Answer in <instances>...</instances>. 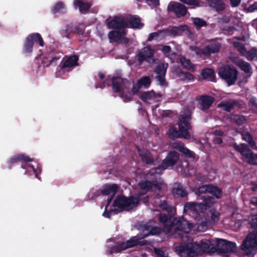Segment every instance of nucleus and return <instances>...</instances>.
Here are the masks:
<instances>
[{
  "mask_svg": "<svg viewBox=\"0 0 257 257\" xmlns=\"http://www.w3.org/2000/svg\"><path fill=\"white\" fill-rule=\"evenodd\" d=\"M154 251L158 257H168L166 256L165 252L159 248H155Z\"/></svg>",
  "mask_w": 257,
  "mask_h": 257,
  "instance_id": "680f3d73",
  "label": "nucleus"
},
{
  "mask_svg": "<svg viewBox=\"0 0 257 257\" xmlns=\"http://www.w3.org/2000/svg\"><path fill=\"white\" fill-rule=\"evenodd\" d=\"M174 196L176 197H187L188 193L186 188L181 183H175L172 189Z\"/></svg>",
  "mask_w": 257,
  "mask_h": 257,
  "instance_id": "cd10ccee",
  "label": "nucleus"
},
{
  "mask_svg": "<svg viewBox=\"0 0 257 257\" xmlns=\"http://www.w3.org/2000/svg\"><path fill=\"white\" fill-rule=\"evenodd\" d=\"M257 246V232L254 229L246 237L245 239L241 244V249L245 251L247 254H251L253 250Z\"/></svg>",
  "mask_w": 257,
  "mask_h": 257,
  "instance_id": "9d476101",
  "label": "nucleus"
},
{
  "mask_svg": "<svg viewBox=\"0 0 257 257\" xmlns=\"http://www.w3.org/2000/svg\"><path fill=\"white\" fill-rule=\"evenodd\" d=\"M118 189V186L115 184H105L100 190L101 194L103 195L114 197Z\"/></svg>",
  "mask_w": 257,
  "mask_h": 257,
  "instance_id": "c85d7f7f",
  "label": "nucleus"
},
{
  "mask_svg": "<svg viewBox=\"0 0 257 257\" xmlns=\"http://www.w3.org/2000/svg\"><path fill=\"white\" fill-rule=\"evenodd\" d=\"M244 56L248 60H255L257 61V49L252 48L249 51H247Z\"/></svg>",
  "mask_w": 257,
  "mask_h": 257,
  "instance_id": "09e8293b",
  "label": "nucleus"
},
{
  "mask_svg": "<svg viewBox=\"0 0 257 257\" xmlns=\"http://www.w3.org/2000/svg\"><path fill=\"white\" fill-rule=\"evenodd\" d=\"M138 152L142 161L147 165H154L155 161L151 153L147 149L138 148Z\"/></svg>",
  "mask_w": 257,
  "mask_h": 257,
  "instance_id": "4be33fe9",
  "label": "nucleus"
},
{
  "mask_svg": "<svg viewBox=\"0 0 257 257\" xmlns=\"http://www.w3.org/2000/svg\"><path fill=\"white\" fill-rule=\"evenodd\" d=\"M142 237V236L140 238H138L137 236H134L131 238L129 240H127L125 242H124V246L126 247V249L136 246L137 245L143 246L150 244L151 243L150 241L147 240H141V239L144 238Z\"/></svg>",
  "mask_w": 257,
  "mask_h": 257,
  "instance_id": "393cba45",
  "label": "nucleus"
},
{
  "mask_svg": "<svg viewBox=\"0 0 257 257\" xmlns=\"http://www.w3.org/2000/svg\"><path fill=\"white\" fill-rule=\"evenodd\" d=\"M180 2L189 6L196 7L201 6L199 0H179Z\"/></svg>",
  "mask_w": 257,
  "mask_h": 257,
  "instance_id": "13d9d810",
  "label": "nucleus"
},
{
  "mask_svg": "<svg viewBox=\"0 0 257 257\" xmlns=\"http://www.w3.org/2000/svg\"><path fill=\"white\" fill-rule=\"evenodd\" d=\"M173 148L182 153L185 157L188 158H194L195 153L185 147L184 143L177 141L173 145Z\"/></svg>",
  "mask_w": 257,
  "mask_h": 257,
  "instance_id": "a878e982",
  "label": "nucleus"
},
{
  "mask_svg": "<svg viewBox=\"0 0 257 257\" xmlns=\"http://www.w3.org/2000/svg\"><path fill=\"white\" fill-rule=\"evenodd\" d=\"M61 56L58 52L44 55L42 57L41 64L44 67H48L51 65H55Z\"/></svg>",
  "mask_w": 257,
  "mask_h": 257,
  "instance_id": "6ab92c4d",
  "label": "nucleus"
},
{
  "mask_svg": "<svg viewBox=\"0 0 257 257\" xmlns=\"http://www.w3.org/2000/svg\"><path fill=\"white\" fill-rule=\"evenodd\" d=\"M240 107V104L236 100H230L229 101H221L218 104V107L222 108L223 110L230 112L234 107Z\"/></svg>",
  "mask_w": 257,
  "mask_h": 257,
  "instance_id": "c756f323",
  "label": "nucleus"
},
{
  "mask_svg": "<svg viewBox=\"0 0 257 257\" xmlns=\"http://www.w3.org/2000/svg\"><path fill=\"white\" fill-rule=\"evenodd\" d=\"M159 207L163 210L166 211L168 214H172L173 212V208L168 204L167 202L165 200L160 201L159 203Z\"/></svg>",
  "mask_w": 257,
  "mask_h": 257,
  "instance_id": "8fccbe9b",
  "label": "nucleus"
},
{
  "mask_svg": "<svg viewBox=\"0 0 257 257\" xmlns=\"http://www.w3.org/2000/svg\"><path fill=\"white\" fill-rule=\"evenodd\" d=\"M158 96L159 97H161V95L160 94H156L155 92L152 91H146L142 94L140 96V98L143 102H146L149 100L153 99Z\"/></svg>",
  "mask_w": 257,
  "mask_h": 257,
  "instance_id": "58836bf2",
  "label": "nucleus"
},
{
  "mask_svg": "<svg viewBox=\"0 0 257 257\" xmlns=\"http://www.w3.org/2000/svg\"><path fill=\"white\" fill-rule=\"evenodd\" d=\"M249 103L257 108V101L256 98L252 97L249 99Z\"/></svg>",
  "mask_w": 257,
  "mask_h": 257,
  "instance_id": "774afa93",
  "label": "nucleus"
},
{
  "mask_svg": "<svg viewBox=\"0 0 257 257\" xmlns=\"http://www.w3.org/2000/svg\"><path fill=\"white\" fill-rule=\"evenodd\" d=\"M151 79L149 76H143L141 77L138 81L140 86L144 87L146 88H148L151 83Z\"/></svg>",
  "mask_w": 257,
  "mask_h": 257,
  "instance_id": "49530a36",
  "label": "nucleus"
},
{
  "mask_svg": "<svg viewBox=\"0 0 257 257\" xmlns=\"http://www.w3.org/2000/svg\"><path fill=\"white\" fill-rule=\"evenodd\" d=\"M236 248V243L225 239L217 238L216 250L225 256L233 252Z\"/></svg>",
  "mask_w": 257,
  "mask_h": 257,
  "instance_id": "1a4fd4ad",
  "label": "nucleus"
},
{
  "mask_svg": "<svg viewBox=\"0 0 257 257\" xmlns=\"http://www.w3.org/2000/svg\"><path fill=\"white\" fill-rule=\"evenodd\" d=\"M175 225L177 226L175 228V230L185 233H188L193 227V224L190 223L183 216L179 218L175 217V220L174 221Z\"/></svg>",
  "mask_w": 257,
  "mask_h": 257,
  "instance_id": "a211bd4d",
  "label": "nucleus"
},
{
  "mask_svg": "<svg viewBox=\"0 0 257 257\" xmlns=\"http://www.w3.org/2000/svg\"><path fill=\"white\" fill-rule=\"evenodd\" d=\"M154 54V49L149 46L145 47L138 54L139 63L142 64L144 61H147V59L152 58Z\"/></svg>",
  "mask_w": 257,
  "mask_h": 257,
  "instance_id": "5701e85b",
  "label": "nucleus"
},
{
  "mask_svg": "<svg viewBox=\"0 0 257 257\" xmlns=\"http://www.w3.org/2000/svg\"><path fill=\"white\" fill-rule=\"evenodd\" d=\"M251 226L257 232V214L253 216L251 222Z\"/></svg>",
  "mask_w": 257,
  "mask_h": 257,
  "instance_id": "e2e57ef3",
  "label": "nucleus"
},
{
  "mask_svg": "<svg viewBox=\"0 0 257 257\" xmlns=\"http://www.w3.org/2000/svg\"><path fill=\"white\" fill-rule=\"evenodd\" d=\"M84 33V28H80L79 25H74L72 23L67 24L61 31L62 36L68 39H70V35L71 34L83 35Z\"/></svg>",
  "mask_w": 257,
  "mask_h": 257,
  "instance_id": "dca6fc26",
  "label": "nucleus"
},
{
  "mask_svg": "<svg viewBox=\"0 0 257 257\" xmlns=\"http://www.w3.org/2000/svg\"><path fill=\"white\" fill-rule=\"evenodd\" d=\"M158 216L160 223L163 226L165 231L169 232L174 227L175 217L172 214L160 213Z\"/></svg>",
  "mask_w": 257,
  "mask_h": 257,
  "instance_id": "ddd939ff",
  "label": "nucleus"
},
{
  "mask_svg": "<svg viewBox=\"0 0 257 257\" xmlns=\"http://www.w3.org/2000/svg\"><path fill=\"white\" fill-rule=\"evenodd\" d=\"M201 75L202 79L214 82L215 80V74L214 70L211 68H205L202 70Z\"/></svg>",
  "mask_w": 257,
  "mask_h": 257,
  "instance_id": "f704fd0d",
  "label": "nucleus"
},
{
  "mask_svg": "<svg viewBox=\"0 0 257 257\" xmlns=\"http://www.w3.org/2000/svg\"><path fill=\"white\" fill-rule=\"evenodd\" d=\"M218 75L228 86L233 85L237 80L238 71L231 65H225L218 70Z\"/></svg>",
  "mask_w": 257,
  "mask_h": 257,
  "instance_id": "39448f33",
  "label": "nucleus"
},
{
  "mask_svg": "<svg viewBox=\"0 0 257 257\" xmlns=\"http://www.w3.org/2000/svg\"><path fill=\"white\" fill-rule=\"evenodd\" d=\"M74 5L76 7H78L80 12L83 14L86 13L91 7V5L88 3H84L81 0H75Z\"/></svg>",
  "mask_w": 257,
  "mask_h": 257,
  "instance_id": "4c0bfd02",
  "label": "nucleus"
},
{
  "mask_svg": "<svg viewBox=\"0 0 257 257\" xmlns=\"http://www.w3.org/2000/svg\"><path fill=\"white\" fill-rule=\"evenodd\" d=\"M126 35V33L124 30L121 31L112 30L109 32L108 37L110 40L115 42H118L122 38V37L125 36Z\"/></svg>",
  "mask_w": 257,
  "mask_h": 257,
  "instance_id": "72a5a7b5",
  "label": "nucleus"
},
{
  "mask_svg": "<svg viewBox=\"0 0 257 257\" xmlns=\"http://www.w3.org/2000/svg\"><path fill=\"white\" fill-rule=\"evenodd\" d=\"M162 51L164 54H168L171 51V47L167 45L163 46L162 49Z\"/></svg>",
  "mask_w": 257,
  "mask_h": 257,
  "instance_id": "69168bd1",
  "label": "nucleus"
},
{
  "mask_svg": "<svg viewBox=\"0 0 257 257\" xmlns=\"http://www.w3.org/2000/svg\"><path fill=\"white\" fill-rule=\"evenodd\" d=\"M109 29L121 30L127 27L128 24L126 19L121 15L115 16L112 20L107 22Z\"/></svg>",
  "mask_w": 257,
  "mask_h": 257,
  "instance_id": "4468645a",
  "label": "nucleus"
},
{
  "mask_svg": "<svg viewBox=\"0 0 257 257\" xmlns=\"http://www.w3.org/2000/svg\"><path fill=\"white\" fill-rule=\"evenodd\" d=\"M29 166L33 170L35 177L40 180V177H39V174L41 172V169L39 167L37 169H35L32 165H30Z\"/></svg>",
  "mask_w": 257,
  "mask_h": 257,
  "instance_id": "052dcab7",
  "label": "nucleus"
},
{
  "mask_svg": "<svg viewBox=\"0 0 257 257\" xmlns=\"http://www.w3.org/2000/svg\"><path fill=\"white\" fill-rule=\"evenodd\" d=\"M201 199L202 200V202L199 203L198 204L199 210L200 212H203L207 208L211 207L215 202V199L212 196H202Z\"/></svg>",
  "mask_w": 257,
  "mask_h": 257,
  "instance_id": "b1692460",
  "label": "nucleus"
},
{
  "mask_svg": "<svg viewBox=\"0 0 257 257\" xmlns=\"http://www.w3.org/2000/svg\"><path fill=\"white\" fill-rule=\"evenodd\" d=\"M179 157L180 155L178 152L174 151H170L161 164L155 168V173H161L164 170L174 166L178 161Z\"/></svg>",
  "mask_w": 257,
  "mask_h": 257,
  "instance_id": "423d86ee",
  "label": "nucleus"
},
{
  "mask_svg": "<svg viewBox=\"0 0 257 257\" xmlns=\"http://www.w3.org/2000/svg\"><path fill=\"white\" fill-rule=\"evenodd\" d=\"M221 44L217 41H213L206 45L203 48H197L196 53L197 55H203L206 57H209L212 54L218 52L221 48Z\"/></svg>",
  "mask_w": 257,
  "mask_h": 257,
  "instance_id": "f8f14e48",
  "label": "nucleus"
},
{
  "mask_svg": "<svg viewBox=\"0 0 257 257\" xmlns=\"http://www.w3.org/2000/svg\"><path fill=\"white\" fill-rule=\"evenodd\" d=\"M187 28L186 25H180L179 26L173 27L169 31V35L172 37H176L181 35L182 33L185 31Z\"/></svg>",
  "mask_w": 257,
  "mask_h": 257,
  "instance_id": "e433bc0d",
  "label": "nucleus"
},
{
  "mask_svg": "<svg viewBox=\"0 0 257 257\" xmlns=\"http://www.w3.org/2000/svg\"><path fill=\"white\" fill-rule=\"evenodd\" d=\"M39 43L41 47H43L44 42L43 39L39 33H32L27 36L24 42L23 52L26 54H31L33 51L34 44Z\"/></svg>",
  "mask_w": 257,
  "mask_h": 257,
  "instance_id": "0eeeda50",
  "label": "nucleus"
},
{
  "mask_svg": "<svg viewBox=\"0 0 257 257\" xmlns=\"http://www.w3.org/2000/svg\"><path fill=\"white\" fill-rule=\"evenodd\" d=\"M233 149L242 156V159L249 165H257V154L254 153L247 144L241 143L239 145L234 143Z\"/></svg>",
  "mask_w": 257,
  "mask_h": 257,
  "instance_id": "20e7f679",
  "label": "nucleus"
},
{
  "mask_svg": "<svg viewBox=\"0 0 257 257\" xmlns=\"http://www.w3.org/2000/svg\"><path fill=\"white\" fill-rule=\"evenodd\" d=\"M232 120L233 122L235 123L237 125L240 126L242 125L246 122V119L243 115L239 114H235L233 116L232 118Z\"/></svg>",
  "mask_w": 257,
  "mask_h": 257,
  "instance_id": "de8ad7c7",
  "label": "nucleus"
},
{
  "mask_svg": "<svg viewBox=\"0 0 257 257\" xmlns=\"http://www.w3.org/2000/svg\"><path fill=\"white\" fill-rule=\"evenodd\" d=\"M166 75L156 76V79L159 82V84L162 86H168V82L165 79Z\"/></svg>",
  "mask_w": 257,
  "mask_h": 257,
  "instance_id": "bf43d9fd",
  "label": "nucleus"
},
{
  "mask_svg": "<svg viewBox=\"0 0 257 257\" xmlns=\"http://www.w3.org/2000/svg\"><path fill=\"white\" fill-rule=\"evenodd\" d=\"M172 72L176 75V77L182 81H192L195 78L192 74L188 72H184L178 67H175Z\"/></svg>",
  "mask_w": 257,
  "mask_h": 257,
  "instance_id": "412c9836",
  "label": "nucleus"
},
{
  "mask_svg": "<svg viewBox=\"0 0 257 257\" xmlns=\"http://www.w3.org/2000/svg\"><path fill=\"white\" fill-rule=\"evenodd\" d=\"M118 94L119 97L123 99V101L124 102H129L132 100L133 97L130 92L125 93L124 91L123 90L122 92H119Z\"/></svg>",
  "mask_w": 257,
  "mask_h": 257,
  "instance_id": "864d4df0",
  "label": "nucleus"
},
{
  "mask_svg": "<svg viewBox=\"0 0 257 257\" xmlns=\"http://www.w3.org/2000/svg\"><path fill=\"white\" fill-rule=\"evenodd\" d=\"M209 193L211 194L217 199H220L222 196V189L211 184H210Z\"/></svg>",
  "mask_w": 257,
  "mask_h": 257,
  "instance_id": "a19ab883",
  "label": "nucleus"
},
{
  "mask_svg": "<svg viewBox=\"0 0 257 257\" xmlns=\"http://www.w3.org/2000/svg\"><path fill=\"white\" fill-rule=\"evenodd\" d=\"M221 44L217 41H213L206 45L203 48H197L196 53L197 55H203L206 57H209L212 54L218 52L221 48Z\"/></svg>",
  "mask_w": 257,
  "mask_h": 257,
  "instance_id": "9b49d317",
  "label": "nucleus"
},
{
  "mask_svg": "<svg viewBox=\"0 0 257 257\" xmlns=\"http://www.w3.org/2000/svg\"><path fill=\"white\" fill-rule=\"evenodd\" d=\"M242 139L247 143L248 147L250 149L257 150V146L253 136L248 132L241 133Z\"/></svg>",
  "mask_w": 257,
  "mask_h": 257,
  "instance_id": "473e14b6",
  "label": "nucleus"
},
{
  "mask_svg": "<svg viewBox=\"0 0 257 257\" xmlns=\"http://www.w3.org/2000/svg\"><path fill=\"white\" fill-rule=\"evenodd\" d=\"M209 7L219 12L225 9V4L222 0H206Z\"/></svg>",
  "mask_w": 257,
  "mask_h": 257,
  "instance_id": "c9c22d12",
  "label": "nucleus"
},
{
  "mask_svg": "<svg viewBox=\"0 0 257 257\" xmlns=\"http://www.w3.org/2000/svg\"><path fill=\"white\" fill-rule=\"evenodd\" d=\"M125 249L126 247L124 246V242H122L118 244L112 246L110 250L108 251L109 254L119 253L121 251L124 250Z\"/></svg>",
  "mask_w": 257,
  "mask_h": 257,
  "instance_id": "c03bdc74",
  "label": "nucleus"
},
{
  "mask_svg": "<svg viewBox=\"0 0 257 257\" xmlns=\"http://www.w3.org/2000/svg\"><path fill=\"white\" fill-rule=\"evenodd\" d=\"M168 67V63H160L155 67L154 72L157 76L166 75Z\"/></svg>",
  "mask_w": 257,
  "mask_h": 257,
  "instance_id": "ea45409f",
  "label": "nucleus"
},
{
  "mask_svg": "<svg viewBox=\"0 0 257 257\" xmlns=\"http://www.w3.org/2000/svg\"><path fill=\"white\" fill-rule=\"evenodd\" d=\"M180 62L182 65L186 69L190 70L192 68L190 60L185 57H181Z\"/></svg>",
  "mask_w": 257,
  "mask_h": 257,
  "instance_id": "4d7b16f0",
  "label": "nucleus"
},
{
  "mask_svg": "<svg viewBox=\"0 0 257 257\" xmlns=\"http://www.w3.org/2000/svg\"><path fill=\"white\" fill-rule=\"evenodd\" d=\"M199 203H196L194 202H187L186 203L184 207V210L187 211L189 210H199V208L198 207V204Z\"/></svg>",
  "mask_w": 257,
  "mask_h": 257,
  "instance_id": "6e6d98bb",
  "label": "nucleus"
},
{
  "mask_svg": "<svg viewBox=\"0 0 257 257\" xmlns=\"http://www.w3.org/2000/svg\"><path fill=\"white\" fill-rule=\"evenodd\" d=\"M107 208H105V210L103 212L102 215L105 218H110L112 215V213L110 211V209L107 210Z\"/></svg>",
  "mask_w": 257,
  "mask_h": 257,
  "instance_id": "338daca9",
  "label": "nucleus"
},
{
  "mask_svg": "<svg viewBox=\"0 0 257 257\" xmlns=\"http://www.w3.org/2000/svg\"><path fill=\"white\" fill-rule=\"evenodd\" d=\"M111 80L113 92L116 93H118L124 90L125 88V84L128 82L127 79L121 78L120 76H113Z\"/></svg>",
  "mask_w": 257,
  "mask_h": 257,
  "instance_id": "f3484780",
  "label": "nucleus"
},
{
  "mask_svg": "<svg viewBox=\"0 0 257 257\" xmlns=\"http://www.w3.org/2000/svg\"><path fill=\"white\" fill-rule=\"evenodd\" d=\"M79 57L76 55H73L69 56L65 60L62 61L59 65L60 69L63 72L71 71L74 67L79 65Z\"/></svg>",
  "mask_w": 257,
  "mask_h": 257,
  "instance_id": "2eb2a0df",
  "label": "nucleus"
},
{
  "mask_svg": "<svg viewBox=\"0 0 257 257\" xmlns=\"http://www.w3.org/2000/svg\"><path fill=\"white\" fill-rule=\"evenodd\" d=\"M168 10L170 12L174 13L177 18L185 16L187 12V9L186 7L179 3L170 4L168 6Z\"/></svg>",
  "mask_w": 257,
  "mask_h": 257,
  "instance_id": "aec40b11",
  "label": "nucleus"
},
{
  "mask_svg": "<svg viewBox=\"0 0 257 257\" xmlns=\"http://www.w3.org/2000/svg\"><path fill=\"white\" fill-rule=\"evenodd\" d=\"M219 213L218 212H213L211 215V219L214 222H217L219 220Z\"/></svg>",
  "mask_w": 257,
  "mask_h": 257,
  "instance_id": "0e129e2a",
  "label": "nucleus"
},
{
  "mask_svg": "<svg viewBox=\"0 0 257 257\" xmlns=\"http://www.w3.org/2000/svg\"><path fill=\"white\" fill-rule=\"evenodd\" d=\"M66 12V10L65 8V5L62 2L57 3L52 9V13L53 14H55L58 13L64 14Z\"/></svg>",
  "mask_w": 257,
  "mask_h": 257,
  "instance_id": "79ce46f5",
  "label": "nucleus"
},
{
  "mask_svg": "<svg viewBox=\"0 0 257 257\" xmlns=\"http://www.w3.org/2000/svg\"><path fill=\"white\" fill-rule=\"evenodd\" d=\"M192 20L193 23L195 26L196 29L197 30L207 25V22L201 18H193Z\"/></svg>",
  "mask_w": 257,
  "mask_h": 257,
  "instance_id": "a18cd8bd",
  "label": "nucleus"
},
{
  "mask_svg": "<svg viewBox=\"0 0 257 257\" xmlns=\"http://www.w3.org/2000/svg\"><path fill=\"white\" fill-rule=\"evenodd\" d=\"M162 185V182L156 180L153 181L146 179L142 180L138 183V186L142 191L139 193L138 197H140V196L145 195L148 192L152 191L153 188L155 189L156 191H161Z\"/></svg>",
  "mask_w": 257,
  "mask_h": 257,
  "instance_id": "6e6552de",
  "label": "nucleus"
},
{
  "mask_svg": "<svg viewBox=\"0 0 257 257\" xmlns=\"http://www.w3.org/2000/svg\"><path fill=\"white\" fill-rule=\"evenodd\" d=\"M210 184L203 185L199 187L196 190V193L198 195L207 193H209Z\"/></svg>",
  "mask_w": 257,
  "mask_h": 257,
  "instance_id": "3c124183",
  "label": "nucleus"
},
{
  "mask_svg": "<svg viewBox=\"0 0 257 257\" xmlns=\"http://www.w3.org/2000/svg\"><path fill=\"white\" fill-rule=\"evenodd\" d=\"M215 250L214 245L210 241L201 240L199 243L192 242L190 244L181 247L180 251L186 253L188 257H195L203 253L214 252Z\"/></svg>",
  "mask_w": 257,
  "mask_h": 257,
  "instance_id": "f03ea898",
  "label": "nucleus"
},
{
  "mask_svg": "<svg viewBox=\"0 0 257 257\" xmlns=\"http://www.w3.org/2000/svg\"><path fill=\"white\" fill-rule=\"evenodd\" d=\"M200 104L202 106V109L204 111L207 110L212 104L214 98L211 96L203 95L200 98Z\"/></svg>",
  "mask_w": 257,
  "mask_h": 257,
  "instance_id": "2f4dec72",
  "label": "nucleus"
},
{
  "mask_svg": "<svg viewBox=\"0 0 257 257\" xmlns=\"http://www.w3.org/2000/svg\"><path fill=\"white\" fill-rule=\"evenodd\" d=\"M192 119V112L188 108H186L183 113L179 116V130L175 127H171L169 130V137L172 139L183 138L189 140L191 135L189 131L192 129L190 121Z\"/></svg>",
  "mask_w": 257,
  "mask_h": 257,
  "instance_id": "f257e3e1",
  "label": "nucleus"
},
{
  "mask_svg": "<svg viewBox=\"0 0 257 257\" xmlns=\"http://www.w3.org/2000/svg\"><path fill=\"white\" fill-rule=\"evenodd\" d=\"M33 159L31 158L27 155L23 154L16 155L13 157L11 158L8 162V167L11 169L14 164L21 162L23 163H27L29 162H32Z\"/></svg>",
  "mask_w": 257,
  "mask_h": 257,
  "instance_id": "bb28decb",
  "label": "nucleus"
},
{
  "mask_svg": "<svg viewBox=\"0 0 257 257\" xmlns=\"http://www.w3.org/2000/svg\"><path fill=\"white\" fill-rule=\"evenodd\" d=\"M233 45L240 54L244 56L247 51L244 45L238 42H235L233 43Z\"/></svg>",
  "mask_w": 257,
  "mask_h": 257,
  "instance_id": "603ef678",
  "label": "nucleus"
},
{
  "mask_svg": "<svg viewBox=\"0 0 257 257\" xmlns=\"http://www.w3.org/2000/svg\"><path fill=\"white\" fill-rule=\"evenodd\" d=\"M161 232V228L158 227H152L150 232L148 233L142 234V238H146L148 237L149 235H156L159 234Z\"/></svg>",
  "mask_w": 257,
  "mask_h": 257,
  "instance_id": "5fc2aeb1",
  "label": "nucleus"
},
{
  "mask_svg": "<svg viewBox=\"0 0 257 257\" xmlns=\"http://www.w3.org/2000/svg\"><path fill=\"white\" fill-rule=\"evenodd\" d=\"M126 20L128 24L127 27L130 28L139 29L144 26V24L141 23V18L136 16H133Z\"/></svg>",
  "mask_w": 257,
  "mask_h": 257,
  "instance_id": "7c9ffc66",
  "label": "nucleus"
},
{
  "mask_svg": "<svg viewBox=\"0 0 257 257\" xmlns=\"http://www.w3.org/2000/svg\"><path fill=\"white\" fill-rule=\"evenodd\" d=\"M140 201L139 197L131 196L127 197L123 195H117L112 203V206L118 207L122 211H128L135 208Z\"/></svg>",
  "mask_w": 257,
  "mask_h": 257,
  "instance_id": "7ed1b4c3",
  "label": "nucleus"
},
{
  "mask_svg": "<svg viewBox=\"0 0 257 257\" xmlns=\"http://www.w3.org/2000/svg\"><path fill=\"white\" fill-rule=\"evenodd\" d=\"M237 66L240 69L246 73L250 72L251 67L250 64L242 60H239L237 63Z\"/></svg>",
  "mask_w": 257,
  "mask_h": 257,
  "instance_id": "37998d69",
  "label": "nucleus"
}]
</instances>
